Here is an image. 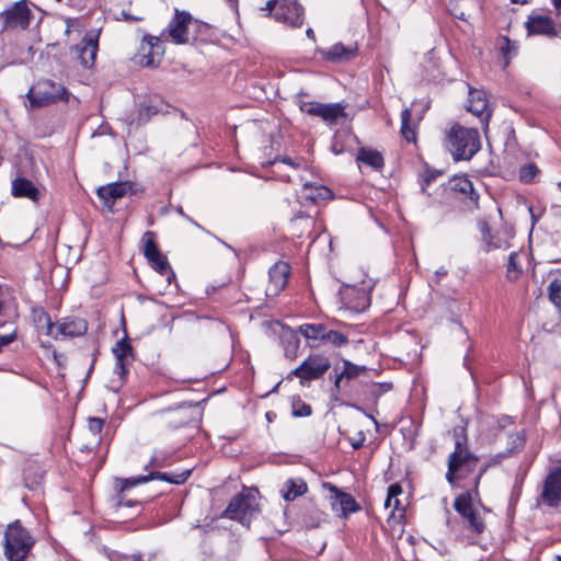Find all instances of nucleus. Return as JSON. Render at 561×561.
I'll list each match as a JSON object with an SVG mask.
<instances>
[{
  "label": "nucleus",
  "instance_id": "2",
  "mask_svg": "<svg viewBox=\"0 0 561 561\" xmlns=\"http://www.w3.org/2000/svg\"><path fill=\"white\" fill-rule=\"evenodd\" d=\"M455 438L454 451L449 454L447 460L446 480L454 485L457 480H462L473 473L479 463V457L468 448V438L465 427H455L453 431Z\"/></svg>",
  "mask_w": 561,
  "mask_h": 561
},
{
  "label": "nucleus",
  "instance_id": "23",
  "mask_svg": "<svg viewBox=\"0 0 561 561\" xmlns=\"http://www.w3.org/2000/svg\"><path fill=\"white\" fill-rule=\"evenodd\" d=\"M31 317L38 332L53 339H57V333H55L56 324L51 321L50 316L42 306H33L31 308Z\"/></svg>",
  "mask_w": 561,
  "mask_h": 561
},
{
  "label": "nucleus",
  "instance_id": "21",
  "mask_svg": "<svg viewBox=\"0 0 561 561\" xmlns=\"http://www.w3.org/2000/svg\"><path fill=\"white\" fill-rule=\"evenodd\" d=\"M88 331V322L78 317H65L55 327V333H57V337L59 335L76 337L85 334Z\"/></svg>",
  "mask_w": 561,
  "mask_h": 561
},
{
  "label": "nucleus",
  "instance_id": "16",
  "mask_svg": "<svg viewBox=\"0 0 561 561\" xmlns=\"http://www.w3.org/2000/svg\"><path fill=\"white\" fill-rule=\"evenodd\" d=\"M528 35H543L548 37L557 36V28L553 20L548 15L531 13L525 22Z\"/></svg>",
  "mask_w": 561,
  "mask_h": 561
},
{
  "label": "nucleus",
  "instance_id": "45",
  "mask_svg": "<svg viewBox=\"0 0 561 561\" xmlns=\"http://www.w3.org/2000/svg\"><path fill=\"white\" fill-rule=\"evenodd\" d=\"M133 482H134V479L133 480L126 479V480L122 481V486L119 489V493L117 494V499H116L117 506L130 507L137 503L136 501L125 500V497H124V492L134 486V485H130V483H133Z\"/></svg>",
  "mask_w": 561,
  "mask_h": 561
},
{
  "label": "nucleus",
  "instance_id": "59",
  "mask_svg": "<svg viewBox=\"0 0 561 561\" xmlns=\"http://www.w3.org/2000/svg\"><path fill=\"white\" fill-rule=\"evenodd\" d=\"M280 2V0H268L264 9L268 10L274 15V13H276V5H279Z\"/></svg>",
  "mask_w": 561,
  "mask_h": 561
},
{
  "label": "nucleus",
  "instance_id": "54",
  "mask_svg": "<svg viewBox=\"0 0 561 561\" xmlns=\"http://www.w3.org/2000/svg\"><path fill=\"white\" fill-rule=\"evenodd\" d=\"M365 440H366L365 431L360 428L357 432V437L353 438V449H358L359 447H362L364 445Z\"/></svg>",
  "mask_w": 561,
  "mask_h": 561
},
{
  "label": "nucleus",
  "instance_id": "1",
  "mask_svg": "<svg viewBox=\"0 0 561 561\" xmlns=\"http://www.w3.org/2000/svg\"><path fill=\"white\" fill-rule=\"evenodd\" d=\"M454 510L459 515V520H448L451 531L459 533L457 537L462 541L473 545L485 531L486 525L483 516L474 508L470 492L460 493L454 501Z\"/></svg>",
  "mask_w": 561,
  "mask_h": 561
},
{
  "label": "nucleus",
  "instance_id": "15",
  "mask_svg": "<svg viewBox=\"0 0 561 561\" xmlns=\"http://www.w3.org/2000/svg\"><path fill=\"white\" fill-rule=\"evenodd\" d=\"M468 102V111L479 117L484 127H488L489 121L492 116V110L486 100L485 92L470 89Z\"/></svg>",
  "mask_w": 561,
  "mask_h": 561
},
{
  "label": "nucleus",
  "instance_id": "64",
  "mask_svg": "<svg viewBox=\"0 0 561 561\" xmlns=\"http://www.w3.org/2000/svg\"><path fill=\"white\" fill-rule=\"evenodd\" d=\"M552 4L554 7L556 14L560 15V12H561V0H552Z\"/></svg>",
  "mask_w": 561,
  "mask_h": 561
},
{
  "label": "nucleus",
  "instance_id": "37",
  "mask_svg": "<svg viewBox=\"0 0 561 561\" xmlns=\"http://www.w3.org/2000/svg\"><path fill=\"white\" fill-rule=\"evenodd\" d=\"M144 240V255L147 260H151L161 254L157 242L156 233L153 231H146L142 237Z\"/></svg>",
  "mask_w": 561,
  "mask_h": 561
},
{
  "label": "nucleus",
  "instance_id": "28",
  "mask_svg": "<svg viewBox=\"0 0 561 561\" xmlns=\"http://www.w3.org/2000/svg\"><path fill=\"white\" fill-rule=\"evenodd\" d=\"M307 492V484L301 479H288L282 489L285 501L290 502Z\"/></svg>",
  "mask_w": 561,
  "mask_h": 561
},
{
  "label": "nucleus",
  "instance_id": "46",
  "mask_svg": "<svg viewBox=\"0 0 561 561\" xmlns=\"http://www.w3.org/2000/svg\"><path fill=\"white\" fill-rule=\"evenodd\" d=\"M479 228H480V232L482 234V239L486 244L485 251H490L492 249L497 248L499 245L493 242V237H492L491 229H490L488 222H485V221L480 222Z\"/></svg>",
  "mask_w": 561,
  "mask_h": 561
},
{
  "label": "nucleus",
  "instance_id": "26",
  "mask_svg": "<svg viewBox=\"0 0 561 561\" xmlns=\"http://www.w3.org/2000/svg\"><path fill=\"white\" fill-rule=\"evenodd\" d=\"M279 340L284 348L285 356L290 359L296 358L300 345L298 332L289 327H283Z\"/></svg>",
  "mask_w": 561,
  "mask_h": 561
},
{
  "label": "nucleus",
  "instance_id": "9",
  "mask_svg": "<svg viewBox=\"0 0 561 561\" xmlns=\"http://www.w3.org/2000/svg\"><path fill=\"white\" fill-rule=\"evenodd\" d=\"M356 278L359 279L353 283V311L363 312L370 307L371 291L377 280L362 267L358 270Z\"/></svg>",
  "mask_w": 561,
  "mask_h": 561
},
{
  "label": "nucleus",
  "instance_id": "14",
  "mask_svg": "<svg viewBox=\"0 0 561 561\" xmlns=\"http://www.w3.org/2000/svg\"><path fill=\"white\" fill-rule=\"evenodd\" d=\"M543 503L549 507H557L561 502V468L549 472L545 479L543 489L538 497V504Z\"/></svg>",
  "mask_w": 561,
  "mask_h": 561
},
{
  "label": "nucleus",
  "instance_id": "6",
  "mask_svg": "<svg viewBox=\"0 0 561 561\" xmlns=\"http://www.w3.org/2000/svg\"><path fill=\"white\" fill-rule=\"evenodd\" d=\"M33 19V13L25 0L16 1L0 12L1 32L26 31Z\"/></svg>",
  "mask_w": 561,
  "mask_h": 561
},
{
  "label": "nucleus",
  "instance_id": "3",
  "mask_svg": "<svg viewBox=\"0 0 561 561\" xmlns=\"http://www.w3.org/2000/svg\"><path fill=\"white\" fill-rule=\"evenodd\" d=\"M445 146L455 161L470 160L481 148L477 128L454 124L448 130Z\"/></svg>",
  "mask_w": 561,
  "mask_h": 561
},
{
  "label": "nucleus",
  "instance_id": "30",
  "mask_svg": "<svg viewBox=\"0 0 561 561\" xmlns=\"http://www.w3.org/2000/svg\"><path fill=\"white\" fill-rule=\"evenodd\" d=\"M144 42H146L150 50L147 55L141 56L140 62L146 67H153L156 65L153 54H163L161 37L146 35Z\"/></svg>",
  "mask_w": 561,
  "mask_h": 561
},
{
  "label": "nucleus",
  "instance_id": "19",
  "mask_svg": "<svg viewBox=\"0 0 561 561\" xmlns=\"http://www.w3.org/2000/svg\"><path fill=\"white\" fill-rule=\"evenodd\" d=\"M130 190L129 182H114L99 187L96 194L106 207L112 208L115 201L125 196Z\"/></svg>",
  "mask_w": 561,
  "mask_h": 561
},
{
  "label": "nucleus",
  "instance_id": "8",
  "mask_svg": "<svg viewBox=\"0 0 561 561\" xmlns=\"http://www.w3.org/2000/svg\"><path fill=\"white\" fill-rule=\"evenodd\" d=\"M193 16L187 11L174 9V15L168 26L162 31L161 37L169 39L175 45H185L190 43L188 25L193 22Z\"/></svg>",
  "mask_w": 561,
  "mask_h": 561
},
{
  "label": "nucleus",
  "instance_id": "12",
  "mask_svg": "<svg viewBox=\"0 0 561 561\" xmlns=\"http://www.w3.org/2000/svg\"><path fill=\"white\" fill-rule=\"evenodd\" d=\"M280 1V4L276 5V13H274V19L291 27H300L304 23V7L296 0Z\"/></svg>",
  "mask_w": 561,
  "mask_h": 561
},
{
  "label": "nucleus",
  "instance_id": "13",
  "mask_svg": "<svg viewBox=\"0 0 561 561\" xmlns=\"http://www.w3.org/2000/svg\"><path fill=\"white\" fill-rule=\"evenodd\" d=\"M112 352L115 356L114 373L124 380L129 373V366L134 360V348L127 336L116 342Z\"/></svg>",
  "mask_w": 561,
  "mask_h": 561
},
{
  "label": "nucleus",
  "instance_id": "33",
  "mask_svg": "<svg viewBox=\"0 0 561 561\" xmlns=\"http://www.w3.org/2000/svg\"><path fill=\"white\" fill-rule=\"evenodd\" d=\"M400 133H401L402 137L407 141H409V142L416 140L415 126H413L411 124V110L408 108V107H405L401 112V128H400Z\"/></svg>",
  "mask_w": 561,
  "mask_h": 561
},
{
  "label": "nucleus",
  "instance_id": "20",
  "mask_svg": "<svg viewBox=\"0 0 561 561\" xmlns=\"http://www.w3.org/2000/svg\"><path fill=\"white\" fill-rule=\"evenodd\" d=\"M356 163L359 170L369 168L374 172H380L385 165V159L380 151L370 147H360L356 154Z\"/></svg>",
  "mask_w": 561,
  "mask_h": 561
},
{
  "label": "nucleus",
  "instance_id": "35",
  "mask_svg": "<svg viewBox=\"0 0 561 561\" xmlns=\"http://www.w3.org/2000/svg\"><path fill=\"white\" fill-rule=\"evenodd\" d=\"M526 444V435L524 431L512 433L508 436L507 449L504 457H508L522 451Z\"/></svg>",
  "mask_w": 561,
  "mask_h": 561
},
{
  "label": "nucleus",
  "instance_id": "57",
  "mask_svg": "<svg viewBox=\"0 0 561 561\" xmlns=\"http://www.w3.org/2000/svg\"><path fill=\"white\" fill-rule=\"evenodd\" d=\"M353 408H355L354 404H353ZM356 410L360 413L359 417L362 420H368L369 424L374 425L375 427L378 425L377 421L373 416L365 414L360 408L356 407Z\"/></svg>",
  "mask_w": 561,
  "mask_h": 561
},
{
  "label": "nucleus",
  "instance_id": "55",
  "mask_svg": "<svg viewBox=\"0 0 561 561\" xmlns=\"http://www.w3.org/2000/svg\"><path fill=\"white\" fill-rule=\"evenodd\" d=\"M352 371H353V378H355V377H358L362 373L367 371V368L365 366H359V365L353 364ZM368 371L373 375H378V371L376 369H368Z\"/></svg>",
  "mask_w": 561,
  "mask_h": 561
},
{
  "label": "nucleus",
  "instance_id": "47",
  "mask_svg": "<svg viewBox=\"0 0 561 561\" xmlns=\"http://www.w3.org/2000/svg\"><path fill=\"white\" fill-rule=\"evenodd\" d=\"M331 490L336 493V497L340 499V508L342 515L347 517L348 512L351 511V495L340 492L336 486H331Z\"/></svg>",
  "mask_w": 561,
  "mask_h": 561
},
{
  "label": "nucleus",
  "instance_id": "38",
  "mask_svg": "<svg viewBox=\"0 0 561 561\" xmlns=\"http://www.w3.org/2000/svg\"><path fill=\"white\" fill-rule=\"evenodd\" d=\"M343 365V370L340 374H336L334 379V389L336 393H342L351 380V362L345 359Z\"/></svg>",
  "mask_w": 561,
  "mask_h": 561
},
{
  "label": "nucleus",
  "instance_id": "34",
  "mask_svg": "<svg viewBox=\"0 0 561 561\" xmlns=\"http://www.w3.org/2000/svg\"><path fill=\"white\" fill-rule=\"evenodd\" d=\"M402 492H403L402 486L399 483H393V484H391L388 488V495H387V499L385 501V507L386 508H388V507H392L393 508L392 512H391V515H393V513L396 511H399V512H402V513L404 512V508L401 505L400 500L398 499V495H400Z\"/></svg>",
  "mask_w": 561,
  "mask_h": 561
},
{
  "label": "nucleus",
  "instance_id": "49",
  "mask_svg": "<svg viewBox=\"0 0 561 561\" xmlns=\"http://www.w3.org/2000/svg\"><path fill=\"white\" fill-rule=\"evenodd\" d=\"M148 262L150 263L152 268L159 274H161L162 272H168V267L170 265L168 259L162 254H159L158 256L148 260Z\"/></svg>",
  "mask_w": 561,
  "mask_h": 561
},
{
  "label": "nucleus",
  "instance_id": "53",
  "mask_svg": "<svg viewBox=\"0 0 561 561\" xmlns=\"http://www.w3.org/2000/svg\"><path fill=\"white\" fill-rule=\"evenodd\" d=\"M362 344H366V347H374V341L370 336H367L366 339H355L353 335V347L356 351L360 350Z\"/></svg>",
  "mask_w": 561,
  "mask_h": 561
},
{
  "label": "nucleus",
  "instance_id": "25",
  "mask_svg": "<svg viewBox=\"0 0 561 561\" xmlns=\"http://www.w3.org/2000/svg\"><path fill=\"white\" fill-rule=\"evenodd\" d=\"M191 404L186 407L185 403L180 404L175 409H169L165 411H161V415L165 417L164 422L171 428H179L187 425L191 422V416L188 415V410Z\"/></svg>",
  "mask_w": 561,
  "mask_h": 561
},
{
  "label": "nucleus",
  "instance_id": "56",
  "mask_svg": "<svg viewBox=\"0 0 561 561\" xmlns=\"http://www.w3.org/2000/svg\"><path fill=\"white\" fill-rule=\"evenodd\" d=\"M68 4L77 10H82L87 7L88 0H68Z\"/></svg>",
  "mask_w": 561,
  "mask_h": 561
},
{
  "label": "nucleus",
  "instance_id": "48",
  "mask_svg": "<svg viewBox=\"0 0 561 561\" xmlns=\"http://www.w3.org/2000/svg\"><path fill=\"white\" fill-rule=\"evenodd\" d=\"M312 413L311 405L301 400L293 403V415L296 417L309 416Z\"/></svg>",
  "mask_w": 561,
  "mask_h": 561
},
{
  "label": "nucleus",
  "instance_id": "42",
  "mask_svg": "<svg viewBox=\"0 0 561 561\" xmlns=\"http://www.w3.org/2000/svg\"><path fill=\"white\" fill-rule=\"evenodd\" d=\"M518 254L516 252H512L508 256L506 277L511 282H515L518 279L522 274V268L517 263Z\"/></svg>",
  "mask_w": 561,
  "mask_h": 561
},
{
  "label": "nucleus",
  "instance_id": "63",
  "mask_svg": "<svg viewBox=\"0 0 561 561\" xmlns=\"http://www.w3.org/2000/svg\"><path fill=\"white\" fill-rule=\"evenodd\" d=\"M488 469V466H484L483 468H481L477 474V477L474 478V486L477 488L480 483V480L482 478V476L485 473Z\"/></svg>",
  "mask_w": 561,
  "mask_h": 561
},
{
  "label": "nucleus",
  "instance_id": "11",
  "mask_svg": "<svg viewBox=\"0 0 561 561\" xmlns=\"http://www.w3.org/2000/svg\"><path fill=\"white\" fill-rule=\"evenodd\" d=\"M99 34L87 33L80 43L71 47V54L80 64L90 69L93 67L99 50Z\"/></svg>",
  "mask_w": 561,
  "mask_h": 561
},
{
  "label": "nucleus",
  "instance_id": "50",
  "mask_svg": "<svg viewBox=\"0 0 561 561\" xmlns=\"http://www.w3.org/2000/svg\"><path fill=\"white\" fill-rule=\"evenodd\" d=\"M392 389V382H374L370 387V392L376 398L390 391Z\"/></svg>",
  "mask_w": 561,
  "mask_h": 561
},
{
  "label": "nucleus",
  "instance_id": "36",
  "mask_svg": "<svg viewBox=\"0 0 561 561\" xmlns=\"http://www.w3.org/2000/svg\"><path fill=\"white\" fill-rule=\"evenodd\" d=\"M331 103L309 102L301 106L302 112L310 116L320 117L323 122L327 118Z\"/></svg>",
  "mask_w": 561,
  "mask_h": 561
},
{
  "label": "nucleus",
  "instance_id": "18",
  "mask_svg": "<svg viewBox=\"0 0 561 561\" xmlns=\"http://www.w3.org/2000/svg\"><path fill=\"white\" fill-rule=\"evenodd\" d=\"M290 274V265L287 262L278 261L268 271L270 284L267 291L277 295L285 289Z\"/></svg>",
  "mask_w": 561,
  "mask_h": 561
},
{
  "label": "nucleus",
  "instance_id": "51",
  "mask_svg": "<svg viewBox=\"0 0 561 561\" xmlns=\"http://www.w3.org/2000/svg\"><path fill=\"white\" fill-rule=\"evenodd\" d=\"M104 421L100 417H90L88 420V427L92 435L95 437L102 432Z\"/></svg>",
  "mask_w": 561,
  "mask_h": 561
},
{
  "label": "nucleus",
  "instance_id": "10",
  "mask_svg": "<svg viewBox=\"0 0 561 561\" xmlns=\"http://www.w3.org/2000/svg\"><path fill=\"white\" fill-rule=\"evenodd\" d=\"M330 368L329 359L319 354L309 355L297 368L293 375L300 378L301 383L320 378Z\"/></svg>",
  "mask_w": 561,
  "mask_h": 561
},
{
  "label": "nucleus",
  "instance_id": "39",
  "mask_svg": "<svg viewBox=\"0 0 561 561\" xmlns=\"http://www.w3.org/2000/svg\"><path fill=\"white\" fill-rule=\"evenodd\" d=\"M540 170L535 163H526L520 167L518 179L522 183L530 184L539 175Z\"/></svg>",
  "mask_w": 561,
  "mask_h": 561
},
{
  "label": "nucleus",
  "instance_id": "62",
  "mask_svg": "<svg viewBox=\"0 0 561 561\" xmlns=\"http://www.w3.org/2000/svg\"><path fill=\"white\" fill-rule=\"evenodd\" d=\"M122 16H123L124 21H127V22H137V21L142 20L141 18L134 16L125 11H122Z\"/></svg>",
  "mask_w": 561,
  "mask_h": 561
},
{
  "label": "nucleus",
  "instance_id": "4",
  "mask_svg": "<svg viewBox=\"0 0 561 561\" xmlns=\"http://www.w3.org/2000/svg\"><path fill=\"white\" fill-rule=\"evenodd\" d=\"M34 543L35 539L20 519H15L7 526L4 531V556L9 561H24Z\"/></svg>",
  "mask_w": 561,
  "mask_h": 561
},
{
  "label": "nucleus",
  "instance_id": "40",
  "mask_svg": "<svg viewBox=\"0 0 561 561\" xmlns=\"http://www.w3.org/2000/svg\"><path fill=\"white\" fill-rule=\"evenodd\" d=\"M499 49L503 54L506 59L505 66L508 65L510 59L513 58L517 53V45L515 42H512L507 36H502L497 43Z\"/></svg>",
  "mask_w": 561,
  "mask_h": 561
},
{
  "label": "nucleus",
  "instance_id": "44",
  "mask_svg": "<svg viewBox=\"0 0 561 561\" xmlns=\"http://www.w3.org/2000/svg\"><path fill=\"white\" fill-rule=\"evenodd\" d=\"M549 299L558 307H561V279L554 278L548 286Z\"/></svg>",
  "mask_w": 561,
  "mask_h": 561
},
{
  "label": "nucleus",
  "instance_id": "60",
  "mask_svg": "<svg viewBox=\"0 0 561 561\" xmlns=\"http://www.w3.org/2000/svg\"><path fill=\"white\" fill-rule=\"evenodd\" d=\"M160 275H161V276H165L167 282H168L169 284H171L172 282H174V280H175V278H176L175 273H174V271L172 270L171 265H169V267H168V272H162Z\"/></svg>",
  "mask_w": 561,
  "mask_h": 561
},
{
  "label": "nucleus",
  "instance_id": "32",
  "mask_svg": "<svg viewBox=\"0 0 561 561\" xmlns=\"http://www.w3.org/2000/svg\"><path fill=\"white\" fill-rule=\"evenodd\" d=\"M350 53L351 50L340 43L331 46L329 49L321 50L322 57L331 62H340L347 59Z\"/></svg>",
  "mask_w": 561,
  "mask_h": 561
},
{
  "label": "nucleus",
  "instance_id": "61",
  "mask_svg": "<svg viewBox=\"0 0 561 561\" xmlns=\"http://www.w3.org/2000/svg\"><path fill=\"white\" fill-rule=\"evenodd\" d=\"M276 161H282L283 163L288 164L294 169H297L299 167V164L290 157H283L280 159L276 158L273 163H275Z\"/></svg>",
  "mask_w": 561,
  "mask_h": 561
},
{
  "label": "nucleus",
  "instance_id": "43",
  "mask_svg": "<svg viewBox=\"0 0 561 561\" xmlns=\"http://www.w3.org/2000/svg\"><path fill=\"white\" fill-rule=\"evenodd\" d=\"M322 343H329L334 346H342V345H346L348 343V337H347V335H345L339 331L327 329V332H325Z\"/></svg>",
  "mask_w": 561,
  "mask_h": 561
},
{
  "label": "nucleus",
  "instance_id": "5",
  "mask_svg": "<svg viewBox=\"0 0 561 561\" xmlns=\"http://www.w3.org/2000/svg\"><path fill=\"white\" fill-rule=\"evenodd\" d=\"M26 98L31 108H41L59 101L67 102L68 90L60 83L49 79L38 80L27 92Z\"/></svg>",
  "mask_w": 561,
  "mask_h": 561
},
{
  "label": "nucleus",
  "instance_id": "41",
  "mask_svg": "<svg viewBox=\"0 0 561 561\" xmlns=\"http://www.w3.org/2000/svg\"><path fill=\"white\" fill-rule=\"evenodd\" d=\"M172 453L168 450H154L149 461L150 467L163 468L171 463Z\"/></svg>",
  "mask_w": 561,
  "mask_h": 561
},
{
  "label": "nucleus",
  "instance_id": "31",
  "mask_svg": "<svg viewBox=\"0 0 561 561\" xmlns=\"http://www.w3.org/2000/svg\"><path fill=\"white\" fill-rule=\"evenodd\" d=\"M350 135L351 129L348 126L335 130L331 142V150L334 154H342L348 150Z\"/></svg>",
  "mask_w": 561,
  "mask_h": 561
},
{
  "label": "nucleus",
  "instance_id": "58",
  "mask_svg": "<svg viewBox=\"0 0 561 561\" xmlns=\"http://www.w3.org/2000/svg\"><path fill=\"white\" fill-rule=\"evenodd\" d=\"M116 561H142L140 554L118 556Z\"/></svg>",
  "mask_w": 561,
  "mask_h": 561
},
{
  "label": "nucleus",
  "instance_id": "24",
  "mask_svg": "<svg viewBox=\"0 0 561 561\" xmlns=\"http://www.w3.org/2000/svg\"><path fill=\"white\" fill-rule=\"evenodd\" d=\"M191 472H192L191 470H185L178 474H170L168 472L151 471L150 473H148L146 476H139L138 478L134 479V482L130 483V485H138V484L146 483L148 481L156 480V479L169 482L171 484L180 485V484H183L186 482V480L191 476Z\"/></svg>",
  "mask_w": 561,
  "mask_h": 561
},
{
  "label": "nucleus",
  "instance_id": "27",
  "mask_svg": "<svg viewBox=\"0 0 561 561\" xmlns=\"http://www.w3.org/2000/svg\"><path fill=\"white\" fill-rule=\"evenodd\" d=\"M327 329V325L322 323H305L298 328V332L308 341H312L310 346L314 347L323 342Z\"/></svg>",
  "mask_w": 561,
  "mask_h": 561
},
{
  "label": "nucleus",
  "instance_id": "52",
  "mask_svg": "<svg viewBox=\"0 0 561 561\" xmlns=\"http://www.w3.org/2000/svg\"><path fill=\"white\" fill-rule=\"evenodd\" d=\"M158 113V110L154 106H142L139 111V119L140 121H147L150 118L151 115H156Z\"/></svg>",
  "mask_w": 561,
  "mask_h": 561
},
{
  "label": "nucleus",
  "instance_id": "22",
  "mask_svg": "<svg viewBox=\"0 0 561 561\" xmlns=\"http://www.w3.org/2000/svg\"><path fill=\"white\" fill-rule=\"evenodd\" d=\"M11 193L14 197L27 198L34 203H37L42 198L41 191L32 181L23 176H18L12 180Z\"/></svg>",
  "mask_w": 561,
  "mask_h": 561
},
{
  "label": "nucleus",
  "instance_id": "17",
  "mask_svg": "<svg viewBox=\"0 0 561 561\" xmlns=\"http://www.w3.org/2000/svg\"><path fill=\"white\" fill-rule=\"evenodd\" d=\"M450 190L461 195L463 202L470 207L479 208V193L474 190L472 182L466 175L454 176L450 182Z\"/></svg>",
  "mask_w": 561,
  "mask_h": 561
},
{
  "label": "nucleus",
  "instance_id": "7",
  "mask_svg": "<svg viewBox=\"0 0 561 561\" xmlns=\"http://www.w3.org/2000/svg\"><path fill=\"white\" fill-rule=\"evenodd\" d=\"M257 506L255 497L252 494L240 492L230 500L222 516L244 524L245 522H250L253 514L259 511Z\"/></svg>",
  "mask_w": 561,
  "mask_h": 561
},
{
  "label": "nucleus",
  "instance_id": "29",
  "mask_svg": "<svg viewBox=\"0 0 561 561\" xmlns=\"http://www.w3.org/2000/svg\"><path fill=\"white\" fill-rule=\"evenodd\" d=\"M347 104L331 103L330 110L328 111L324 123L333 129L340 124L347 122L348 115L346 113Z\"/></svg>",
  "mask_w": 561,
  "mask_h": 561
}]
</instances>
